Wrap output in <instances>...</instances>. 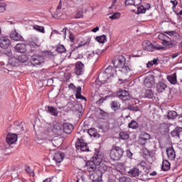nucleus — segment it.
<instances>
[{"label":"nucleus","instance_id":"obj_8","mask_svg":"<svg viewBox=\"0 0 182 182\" xmlns=\"http://www.w3.org/2000/svg\"><path fill=\"white\" fill-rule=\"evenodd\" d=\"M45 62V58L42 55H33L31 56V63L33 66H36L38 65H42Z\"/></svg>","mask_w":182,"mask_h":182},{"label":"nucleus","instance_id":"obj_26","mask_svg":"<svg viewBox=\"0 0 182 182\" xmlns=\"http://www.w3.org/2000/svg\"><path fill=\"white\" fill-rule=\"evenodd\" d=\"M171 167L170 162L167 160L163 161L161 169L163 171H168Z\"/></svg>","mask_w":182,"mask_h":182},{"label":"nucleus","instance_id":"obj_24","mask_svg":"<svg viewBox=\"0 0 182 182\" xmlns=\"http://www.w3.org/2000/svg\"><path fill=\"white\" fill-rule=\"evenodd\" d=\"M111 109L114 110V112H117V110H120V107L122 105L118 101L114 100L110 103Z\"/></svg>","mask_w":182,"mask_h":182},{"label":"nucleus","instance_id":"obj_36","mask_svg":"<svg viewBox=\"0 0 182 182\" xmlns=\"http://www.w3.org/2000/svg\"><path fill=\"white\" fill-rule=\"evenodd\" d=\"M56 50L58 53H65L66 52V48L63 45H59L57 46Z\"/></svg>","mask_w":182,"mask_h":182},{"label":"nucleus","instance_id":"obj_58","mask_svg":"<svg viewBox=\"0 0 182 182\" xmlns=\"http://www.w3.org/2000/svg\"><path fill=\"white\" fill-rule=\"evenodd\" d=\"M118 167H119V168L121 170L126 168V167L124 166V164H123V163L118 164Z\"/></svg>","mask_w":182,"mask_h":182},{"label":"nucleus","instance_id":"obj_60","mask_svg":"<svg viewBox=\"0 0 182 182\" xmlns=\"http://www.w3.org/2000/svg\"><path fill=\"white\" fill-rule=\"evenodd\" d=\"M5 6H0V14H2V12H5Z\"/></svg>","mask_w":182,"mask_h":182},{"label":"nucleus","instance_id":"obj_45","mask_svg":"<svg viewBox=\"0 0 182 182\" xmlns=\"http://www.w3.org/2000/svg\"><path fill=\"white\" fill-rule=\"evenodd\" d=\"M80 18H83V10H78L75 15V19H80Z\"/></svg>","mask_w":182,"mask_h":182},{"label":"nucleus","instance_id":"obj_54","mask_svg":"<svg viewBox=\"0 0 182 182\" xmlns=\"http://www.w3.org/2000/svg\"><path fill=\"white\" fill-rule=\"evenodd\" d=\"M134 1V6H139L140 4H141V0H133Z\"/></svg>","mask_w":182,"mask_h":182},{"label":"nucleus","instance_id":"obj_57","mask_svg":"<svg viewBox=\"0 0 182 182\" xmlns=\"http://www.w3.org/2000/svg\"><path fill=\"white\" fill-rule=\"evenodd\" d=\"M165 33H166V35H168L169 36H173V35H174V33H176V31H166V32H165Z\"/></svg>","mask_w":182,"mask_h":182},{"label":"nucleus","instance_id":"obj_50","mask_svg":"<svg viewBox=\"0 0 182 182\" xmlns=\"http://www.w3.org/2000/svg\"><path fill=\"white\" fill-rule=\"evenodd\" d=\"M26 171L28 173L30 176H35V173H33V169L31 168V167L27 166L26 168Z\"/></svg>","mask_w":182,"mask_h":182},{"label":"nucleus","instance_id":"obj_14","mask_svg":"<svg viewBox=\"0 0 182 182\" xmlns=\"http://www.w3.org/2000/svg\"><path fill=\"white\" fill-rule=\"evenodd\" d=\"M73 129H74V127L72 124L65 122L63 124V133H65L66 134H70Z\"/></svg>","mask_w":182,"mask_h":182},{"label":"nucleus","instance_id":"obj_17","mask_svg":"<svg viewBox=\"0 0 182 182\" xmlns=\"http://www.w3.org/2000/svg\"><path fill=\"white\" fill-rule=\"evenodd\" d=\"M102 176L103 175H102L100 172H98L97 171H96L95 172L91 174L90 178L93 182H100L102 181Z\"/></svg>","mask_w":182,"mask_h":182},{"label":"nucleus","instance_id":"obj_21","mask_svg":"<svg viewBox=\"0 0 182 182\" xmlns=\"http://www.w3.org/2000/svg\"><path fill=\"white\" fill-rule=\"evenodd\" d=\"M182 133V128L181 127H176L173 131L171 132L172 137L175 139H180V136Z\"/></svg>","mask_w":182,"mask_h":182},{"label":"nucleus","instance_id":"obj_31","mask_svg":"<svg viewBox=\"0 0 182 182\" xmlns=\"http://www.w3.org/2000/svg\"><path fill=\"white\" fill-rule=\"evenodd\" d=\"M28 46H30V48H31V49H37V48H39V46H41V44L33 41H31L28 42Z\"/></svg>","mask_w":182,"mask_h":182},{"label":"nucleus","instance_id":"obj_9","mask_svg":"<svg viewBox=\"0 0 182 182\" xmlns=\"http://www.w3.org/2000/svg\"><path fill=\"white\" fill-rule=\"evenodd\" d=\"M75 146L76 147H77V149H80L81 151H89V147L87 146V144L85 142V141L82 139H77Z\"/></svg>","mask_w":182,"mask_h":182},{"label":"nucleus","instance_id":"obj_64","mask_svg":"<svg viewBox=\"0 0 182 182\" xmlns=\"http://www.w3.org/2000/svg\"><path fill=\"white\" fill-rule=\"evenodd\" d=\"M116 2H117V0H113L112 2V6H114L116 5Z\"/></svg>","mask_w":182,"mask_h":182},{"label":"nucleus","instance_id":"obj_38","mask_svg":"<svg viewBox=\"0 0 182 182\" xmlns=\"http://www.w3.org/2000/svg\"><path fill=\"white\" fill-rule=\"evenodd\" d=\"M14 130H20V132H23V127L21 126V124H19V122H14Z\"/></svg>","mask_w":182,"mask_h":182},{"label":"nucleus","instance_id":"obj_51","mask_svg":"<svg viewBox=\"0 0 182 182\" xmlns=\"http://www.w3.org/2000/svg\"><path fill=\"white\" fill-rule=\"evenodd\" d=\"M106 100L105 97H100L97 102L96 104L97 106H102L103 105V102Z\"/></svg>","mask_w":182,"mask_h":182},{"label":"nucleus","instance_id":"obj_34","mask_svg":"<svg viewBox=\"0 0 182 182\" xmlns=\"http://www.w3.org/2000/svg\"><path fill=\"white\" fill-rule=\"evenodd\" d=\"M159 129L161 132L164 133H166V132H168V125L166 123L161 124L159 127Z\"/></svg>","mask_w":182,"mask_h":182},{"label":"nucleus","instance_id":"obj_2","mask_svg":"<svg viewBox=\"0 0 182 182\" xmlns=\"http://www.w3.org/2000/svg\"><path fill=\"white\" fill-rule=\"evenodd\" d=\"M102 160H103V155L100 152H97L92 156V161H88L86 163L87 171L88 173H95L96 171L97 164H100L102 163Z\"/></svg>","mask_w":182,"mask_h":182},{"label":"nucleus","instance_id":"obj_16","mask_svg":"<svg viewBox=\"0 0 182 182\" xmlns=\"http://www.w3.org/2000/svg\"><path fill=\"white\" fill-rule=\"evenodd\" d=\"M83 63L82 62L78 61L75 64V75L77 76H80L83 73V69H84Z\"/></svg>","mask_w":182,"mask_h":182},{"label":"nucleus","instance_id":"obj_28","mask_svg":"<svg viewBox=\"0 0 182 182\" xmlns=\"http://www.w3.org/2000/svg\"><path fill=\"white\" fill-rule=\"evenodd\" d=\"M167 79L171 85H176L177 83V75L176 73H173V75L168 76Z\"/></svg>","mask_w":182,"mask_h":182},{"label":"nucleus","instance_id":"obj_11","mask_svg":"<svg viewBox=\"0 0 182 182\" xmlns=\"http://www.w3.org/2000/svg\"><path fill=\"white\" fill-rule=\"evenodd\" d=\"M18 141V135L15 134H9L6 136V141L9 145L15 144Z\"/></svg>","mask_w":182,"mask_h":182},{"label":"nucleus","instance_id":"obj_5","mask_svg":"<svg viewBox=\"0 0 182 182\" xmlns=\"http://www.w3.org/2000/svg\"><path fill=\"white\" fill-rule=\"evenodd\" d=\"M50 130L54 133L56 136H62L63 134V126L62 124L54 122L51 127Z\"/></svg>","mask_w":182,"mask_h":182},{"label":"nucleus","instance_id":"obj_23","mask_svg":"<svg viewBox=\"0 0 182 182\" xmlns=\"http://www.w3.org/2000/svg\"><path fill=\"white\" fill-rule=\"evenodd\" d=\"M144 85L146 87H151L154 85V77L153 76L147 77L144 80Z\"/></svg>","mask_w":182,"mask_h":182},{"label":"nucleus","instance_id":"obj_1","mask_svg":"<svg viewBox=\"0 0 182 182\" xmlns=\"http://www.w3.org/2000/svg\"><path fill=\"white\" fill-rule=\"evenodd\" d=\"M112 63L114 68L119 69V72H121V73L124 75V76H127V75H130V73L132 72V68L128 63H126V58H124V56L118 55L114 58Z\"/></svg>","mask_w":182,"mask_h":182},{"label":"nucleus","instance_id":"obj_10","mask_svg":"<svg viewBox=\"0 0 182 182\" xmlns=\"http://www.w3.org/2000/svg\"><path fill=\"white\" fill-rule=\"evenodd\" d=\"M142 47L144 50H146L147 52H154V45L149 40H145L142 43Z\"/></svg>","mask_w":182,"mask_h":182},{"label":"nucleus","instance_id":"obj_27","mask_svg":"<svg viewBox=\"0 0 182 182\" xmlns=\"http://www.w3.org/2000/svg\"><path fill=\"white\" fill-rule=\"evenodd\" d=\"M82 87L78 86L76 89V99H81V100H86V98L82 95Z\"/></svg>","mask_w":182,"mask_h":182},{"label":"nucleus","instance_id":"obj_7","mask_svg":"<svg viewBox=\"0 0 182 182\" xmlns=\"http://www.w3.org/2000/svg\"><path fill=\"white\" fill-rule=\"evenodd\" d=\"M150 139V134L146 132H141L139 136V143L141 146H144Z\"/></svg>","mask_w":182,"mask_h":182},{"label":"nucleus","instance_id":"obj_61","mask_svg":"<svg viewBox=\"0 0 182 182\" xmlns=\"http://www.w3.org/2000/svg\"><path fill=\"white\" fill-rule=\"evenodd\" d=\"M127 157H129L130 159V157H132V156H133V154L130 151H127Z\"/></svg>","mask_w":182,"mask_h":182},{"label":"nucleus","instance_id":"obj_33","mask_svg":"<svg viewBox=\"0 0 182 182\" xmlns=\"http://www.w3.org/2000/svg\"><path fill=\"white\" fill-rule=\"evenodd\" d=\"M87 133L91 137H96V136H97V132L95 128L88 129Z\"/></svg>","mask_w":182,"mask_h":182},{"label":"nucleus","instance_id":"obj_29","mask_svg":"<svg viewBox=\"0 0 182 182\" xmlns=\"http://www.w3.org/2000/svg\"><path fill=\"white\" fill-rule=\"evenodd\" d=\"M128 173H129V174L132 176V177H139V174L140 173V171L137 168H133Z\"/></svg>","mask_w":182,"mask_h":182},{"label":"nucleus","instance_id":"obj_25","mask_svg":"<svg viewBox=\"0 0 182 182\" xmlns=\"http://www.w3.org/2000/svg\"><path fill=\"white\" fill-rule=\"evenodd\" d=\"M99 164L98 169L97 171L98 173H100L102 176H103L104 173H106L107 171V166L105 164H101V162Z\"/></svg>","mask_w":182,"mask_h":182},{"label":"nucleus","instance_id":"obj_48","mask_svg":"<svg viewBox=\"0 0 182 182\" xmlns=\"http://www.w3.org/2000/svg\"><path fill=\"white\" fill-rule=\"evenodd\" d=\"M159 36H162V38L164 39L162 41V45H164L165 46H167V39H168V36L164 35V34H161Z\"/></svg>","mask_w":182,"mask_h":182},{"label":"nucleus","instance_id":"obj_6","mask_svg":"<svg viewBox=\"0 0 182 182\" xmlns=\"http://www.w3.org/2000/svg\"><path fill=\"white\" fill-rule=\"evenodd\" d=\"M117 96L122 102H127V100H130V94L126 90H120L117 92Z\"/></svg>","mask_w":182,"mask_h":182},{"label":"nucleus","instance_id":"obj_41","mask_svg":"<svg viewBox=\"0 0 182 182\" xmlns=\"http://www.w3.org/2000/svg\"><path fill=\"white\" fill-rule=\"evenodd\" d=\"M106 39L107 38L105 35L96 38V40L99 43H105V42H106Z\"/></svg>","mask_w":182,"mask_h":182},{"label":"nucleus","instance_id":"obj_62","mask_svg":"<svg viewBox=\"0 0 182 182\" xmlns=\"http://www.w3.org/2000/svg\"><path fill=\"white\" fill-rule=\"evenodd\" d=\"M99 31V27H95L92 30V32L96 33Z\"/></svg>","mask_w":182,"mask_h":182},{"label":"nucleus","instance_id":"obj_32","mask_svg":"<svg viewBox=\"0 0 182 182\" xmlns=\"http://www.w3.org/2000/svg\"><path fill=\"white\" fill-rule=\"evenodd\" d=\"M129 137H130V136L129 135V133H127L126 132H122L119 133V138L122 140H127V139H129Z\"/></svg>","mask_w":182,"mask_h":182},{"label":"nucleus","instance_id":"obj_35","mask_svg":"<svg viewBox=\"0 0 182 182\" xmlns=\"http://www.w3.org/2000/svg\"><path fill=\"white\" fill-rule=\"evenodd\" d=\"M33 29L38 32H41V33H45V28L43 26L34 25Z\"/></svg>","mask_w":182,"mask_h":182},{"label":"nucleus","instance_id":"obj_39","mask_svg":"<svg viewBox=\"0 0 182 182\" xmlns=\"http://www.w3.org/2000/svg\"><path fill=\"white\" fill-rule=\"evenodd\" d=\"M161 49H162V50H166V47H163V46L159 45L158 43L154 44V52L155 50H161Z\"/></svg>","mask_w":182,"mask_h":182},{"label":"nucleus","instance_id":"obj_52","mask_svg":"<svg viewBox=\"0 0 182 182\" xmlns=\"http://www.w3.org/2000/svg\"><path fill=\"white\" fill-rule=\"evenodd\" d=\"M71 2L73 4V6H76V5H80L82 4V0H71Z\"/></svg>","mask_w":182,"mask_h":182},{"label":"nucleus","instance_id":"obj_49","mask_svg":"<svg viewBox=\"0 0 182 182\" xmlns=\"http://www.w3.org/2000/svg\"><path fill=\"white\" fill-rule=\"evenodd\" d=\"M90 43V39H88L86 41H81L77 48H81V46H85V45L88 46Z\"/></svg>","mask_w":182,"mask_h":182},{"label":"nucleus","instance_id":"obj_37","mask_svg":"<svg viewBox=\"0 0 182 182\" xmlns=\"http://www.w3.org/2000/svg\"><path fill=\"white\" fill-rule=\"evenodd\" d=\"M177 117V112L176 111H170L168 112V118L174 119Z\"/></svg>","mask_w":182,"mask_h":182},{"label":"nucleus","instance_id":"obj_56","mask_svg":"<svg viewBox=\"0 0 182 182\" xmlns=\"http://www.w3.org/2000/svg\"><path fill=\"white\" fill-rule=\"evenodd\" d=\"M171 4L173 5V8H176L178 4V1H177V0H174V1L171 0Z\"/></svg>","mask_w":182,"mask_h":182},{"label":"nucleus","instance_id":"obj_3","mask_svg":"<svg viewBox=\"0 0 182 182\" xmlns=\"http://www.w3.org/2000/svg\"><path fill=\"white\" fill-rule=\"evenodd\" d=\"M116 75V68L112 66L107 68L103 74L100 75L98 77L100 82L104 85L107 82L110 77H113Z\"/></svg>","mask_w":182,"mask_h":182},{"label":"nucleus","instance_id":"obj_43","mask_svg":"<svg viewBox=\"0 0 182 182\" xmlns=\"http://www.w3.org/2000/svg\"><path fill=\"white\" fill-rule=\"evenodd\" d=\"M138 126L139 124L134 120H132L128 125L129 129H136V127H138Z\"/></svg>","mask_w":182,"mask_h":182},{"label":"nucleus","instance_id":"obj_40","mask_svg":"<svg viewBox=\"0 0 182 182\" xmlns=\"http://www.w3.org/2000/svg\"><path fill=\"white\" fill-rule=\"evenodd\" d=\"M158 61H159V58H154L152 60L149 61L147 63V68H151L153 65H157Z\"/></svg>","mask_w":182,"mask_h":182},{"label":"nucleus","instance_id":"obj_22","mask_svg":"<svg viewBox=\"0 0 182 182\" xmlns=\"http://www.w3.org/2000/svg\"><path fill=\"white\" fill-rule=\"evenodd\" d=\"M167 88V85L163 82H159L156 84V90L159 93H163Z\"/></svg>","mask_w":182,"mask_h":182},{"label":"nucleus","instance_id":"obj_53","mask_svg":"<svg viewBox=\"0 0 182 182\" xmlns=\"http://www.w3.org/2000/svg\"><path fill=\"white\" fill-rule=\"evenodd\" d=\"M93 58H96V54H95V52H92L87 54V59H93Z\"/></svg>","mask_w":182,"mask_h":182},{"label":"nucleus","instance_id":"obj_47","mask_svg":"<svg viewBox=\"0 0 182 182\" xmlns=\"http://www.w3.org/2000/svg\"><path fill=\"white\" fill-rule=\"evenodd\" d=\"M146 8H144L143 6H140L137 7V12L138 14H146Z\"/></svg>","mask_w":182,"mask_h":182},{"label":"nucleus","instance_id":"obj_20","mask_svg":"<svg viewBox=\"0 0 182 182\" xmlns=\"http://www.w3.org/2000/svg\"><path fill=\"white\" fill-rule=\"evenodd\" d=\"M46 110L47 111V113H49V114H51V116H58L59 114V112H58V108H55L54 107L47 106L46 107Z\"/></svg>","mask_w":182,"mask_h":182},{"label":"nucleus","instance_id":"obj_13","mask_svg":"<svg viewBox=\"0 0 182 182\" xmlns=\"http://www.w3.org/2000/svg\"><path fill=\"white\" fill-rule=\"evenodd\" d=\"M63 159H65V154L58 151L54 154L53 160H54L55 163H62V161H63Z\"/></svg>","mask_w":182,"mask_h":182},{"label":"nucleus","instance_id":"obj_30","mask_svg":"<svg viewBox=\"0 0 182 182\" xmlns=\"http://www.w3.org/2000/svg\"><path fill=\"white\" fill-rule=\"evenodd\" d=\"M9 63L11 65V66H16V65H18V63H19V60L18 58H16L15 57H13L11 58H10L9 60Z\"/></svg>","mask_w":182,"mask_h":182},{"label":"nucleus","instance_id":"obj_19","mask_svg":"<svg viewBox=\"0 0 182 182\" xmlns=\"http://www.w3.org/2000/svg\"><path fill=\"white\" fill-rule=\"evenodd\" d=\"M26 44L25 43H18L15 47V50L18 53H25L27 50Z\"/></svg>","mask_w":182,"mask_h":182},{"label":"nucleus","instance_id":"obj_12","mask_svg":"<svg viewBox=\"0 0 182 182\" xmlns=\"http://www.w3.org/2000/svg\"><path fill=\"white\" fill-rule=\"evenodd\" d=\"M10 38L13 41H16V42H23V37L19 34V33H17L16 30L12 31L10 33Z\"/></svg>","mask_w":182,"mask_h":182},{"label":"nucleus","instance_id":"obj_44","mask_svg":"<svg viewBox=\"0 0 182 182\" xmlns=\"http://www.w3.org/2000/svg\"><path fill=\"white\" fill-rule=\"evenodd\" d=\"M121 14L119 12L114 13L112 16H109V19H120Z\"/></svg>","mask_w":182,"mask_h":182},{"label":"nucleus","instance_id":"obj_63","mask_svg":"<svg viewBox=\"0 0 182 182\" xmlns=\"http://www.w3.org/2000/svg\"><path fill=\"white\" fill-rule=\"evenodd\" d=\"M52 181V178H48L44 180L43 182H51Z\"/></svg>","mask_w":182,"mask_h":182},{"label":"nucleus","instance_id":"obj_18","mask_svg":"<svg viewBox=\"0 0 182 182\" xmlns=\"http://www.w3.org/2000/svg\"><path fill=\"white\" fill-rule=\"evenodd\" d=\"M166 154L169 160L176 159V151H174L173 146L166 149Z\"/></svg>","mask_w":182,"mask_h":182},{"label":"nucleus","instance_id":"obj_42","mask_svg":"<svg viewBox=\"0 0 182 182\" xmlns=\"http://www.w3.org/2000/svg\"><path fill=\"white\" fill-rule=\"evenodd\" d=\"M119 182H132V179L127 176H121L119 178Z\"/></svg>","mask_w":182,"mask_h":182},{"label":"nucleus","instance_id":"obj_59","mask_svg":"<svg viewBox=\"0 0 182 182\" xmlns=\"http://www.w3.org/2000/svg\"><path fill=\"white\" fill-rule=\"evenodd\" d=\"M180 56V53H176L171 55L172 59H176V58Z\"/></svg>","mask_w":182,"mask_h":182},{"label":"nucleus","instance_id":"obj_15","mask_svg":"<svg viewBox=\"0 0 182 182\" xmlns=\"http://www.w3.org/2000/svg\"><path fill=\"white\" fill-rule=\"evenodd\" d=\"M11 45V41L6 37H2L0 38V46L2 49H8Z\"/></svg>","mask_w":182,"mask_h":182},{"label":"nucleus","instance_id":"obj_4","mask_svg":"<svg viewBox=\"0 0 182 182\" xmlns=\"http://www.w3.org/2000/svg\"><path fill=\"white\" fill-rule=\"evenodd\" d=\"M124 151L120 146H113L110 151V159L114 161L120 160Z\"/></svg>","mask_w":182,"mask_h":182},{"label":"nucleus","instance_id":"obj_55","mask_svg":"<svg viewBox=\"0 0 182 182\" xmlns=\"http://www.w3.org/2000/svg\"><path fill=\"white\" fill-rule=\"evenodd\" d=\"M125 5H134V0H126Z\"/></svg>","mask_w":182,"mask_h":182},{"label":"nucleus","instance_id":"obj_46","mask_svg":"<svg viewBox=\"0 0 182 182\" xmlns=\"http://www.w3.org/2000/svg\"><path fill=\"white\" fill-rule=\"evenodd\" d=\"M18 62H21V63H25V62L28 60L25 55H21L18 56Z\"/></svg>","mask_w":182,"mask_h":182}]
</instances>
